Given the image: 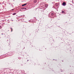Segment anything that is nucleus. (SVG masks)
Wrapping results in <instances>:
<instances>
[{"label": "nucleus", "mask_w": 74, "mask_h": 74, "mask_svg": "<svg viewBox=\"0 0 74 74\" xmlns=\"http://www.w3.org/2000/svg\"><path fill=\"white\" fill-rule=\"evenodd\" d=\"M19 45H20V44H19Z\"/></svg>", "instance_id": "nucleus-23"}, {"label": "nucleus", "mask_w": 74, "mask_h": 74, "mask_svg": "<svg viewBox=\"0 0 74 74\" xmlns=\"http://www.w3.org/2000/svg\"><path fill=\"white\" fill-rule=\"evenodd\" d=\"M2 27L1 26H0V29H2Z\"/></svg>", "instance_id": "nucleus-14"}, {"label": "nucleus", "mask_w": 74, "mask_h": 74, "mask_svg": "<svg viewBox=\"0 0 74 74\" xmlns=\"http://www.w3.org/2000/svg\"><path fill=\"white\" fill-rule=\"evenodd\" d=\"M4 34V35H5V34Z\"/></svg>", "instance_id": "nucleus-21"}, {"label": "nucleus", "mask_w": 74, "mask_h": 74, "mask_svg": "<svg viewBox=\"0 0 74 74\" xmlns=\"http://www.w3.org/2000/svg\"><path fill=\"white\" fill-rule=\"evenodd\" d=\"M62 5H66V2H64L62 3Z\"/></svg>", "instance_id": "nucleus-4"}, {"label": "nucleus", "mask_w": 74, "mask_h": 74, "mask_svg": "<svg viewBox=\"0 0 74 74\" xmlns=\"http://www.w3.org/2000/svg\"><path fill=\"white\" fill-rule=\"evenodd\" d=\"M53 15H54V14L52 12H51L49 14V16H50V18H52V16H53Z\"/></svg>", "instance_id": "nucleus-1"}, {"label": "nucleus", "mask_w": 74, "mask_h": 74, "mask_svg": "<svg viewBox=\"0 0 74 74\" xmlns=\"http://www.w3.org/2000/svg\"><path fill=\"white\" fill-rule=\"evenodd\" d=\"M8 70L9 71H11V69H8Z\"/></svg>", "instance_id": "nucleus-13"}, {"label": "nucleus", "mask_w": 74, "mask_h": 74, "mask_svg": "<svg viewBox=\"0 0 74 74\" xmlns=\"http://www.w3.org/2000/svg\"><path fill=\"white\" fill-rule=\"evenodd\" d=\"M18 59H21V57H18Z\"/></svg>", "instance_id": "nucleus-10"}, {"label": "nucleus", "mask_w": 74, "mask_h": 74, "mask_svg": "<svg viewBox=\"0 0 74 74\" xmlns=\"http://www.w3.org/2000/svg\"><path fill=\"white\" fill-rule=\"evenodd\" d=\"M21 10H26V8H21Z\"/></svg>", "instance_id": "nucleus-3"}, {"label": "nucleus", "mask_w": 74, "mask_h": 74, "mask_svg": "<svg viewBox=\"0 0 74 74\" xmlns=\"http://www.w3.org/2000/svg\"><path fill=\"white\" fill-rule=\"evenodd\" d=\"M27 4V3H25V4H23V5H22V6L23 7V6H25V5H26Z\"/></svg>", "instance_id": "nucleus-5"}, {"label": "nucleus", "mask_w": 74, "mask_h": 74, "mask_svg": "<svg viewBox=\"0 0 74 74\" xmlns=\"http://www.w3.org/2000/svg\"><path fill=\"white\" fill-rule=\"evenodd\" d=\"M7 41H8V40H7Z\"/></svg>", "instance_id": "nucleus-24"}, {"label": "nucleus", "mask_w": 74, "mask_h": 74, "mask_svg": "<svg viewBox=\"0 0 74 74\" xmlns=\"http://www.w3.org/2000/svg\"><path fill=\"white\" fill-rule=\"evenodd\" d=\"M70 74H71V73H70Z\"/></svg>", "instance_id": "nucleus-25"}, {"label": "nucleus", "mask_w": 74, "mask_h": 74, "mask_svg": "<svg viewBox=\"0 0 74 74\" xmlns=\"http://www.w3.org/2000/svg\"><path fill=\"white\" fill-rule=\"evenodd\" d=\"M27 61H29V60H27Z\"/></svg>", "instance_id": "nucleus-20"}, {"label": "nucleus", "mask_w": 74, "mask_h": 74, "mask_svg": "<svg viewBox=\"0 0 74 74\" xmlns=\"http://www.w3.org/2000/svg\"><path fill=\"white\" fill-rule=\"evenodd\" d=\"M59 5V4L58 3H56L55 4V5H56V7H58Z\"/></svg>", "instance_id": "nucleus-2"}, {"label": "nucleus", "mask_w": 74, "mask_h": 74, "mask_svg": "<svg viewBox=\"0 0 74 74\" xmlns=\"http://www.w3.org/2000/svg\"><path fill=\"white\" fill-rule=\"evenodd\" d=\"M34 3H37V0H35L34 1Z\"/></svg>", "instance_id": "nucleus-8"}, {"label": "nucleus", "mask_w": 74, "mask_h": 74, "mask_svg": "<svg viewBox=\"0 0 74 74\" xmlns=\"http://www.w3.org/2000/svg\"><path fill=\"white\" fill-rule=\"evenodd\" d=\"M16 15V13H14L13 14V15Z\"/></svg>", "instance_id": "nucleus-11"}, {"label": "nucleus", "mask_w": 74, "mask_h": 74, "mask_svg": "<svg viewBox=\"0 0 74 74\" xmlns=\"http://www.w3.org/2000/svg\"><path fill=\"white\" fill-rule=\"evenodd\" d=\"M62 62H63V60H62Z\"/></svg>", "instance_id": "nucleus-22"}, {"label": "nucleus", "mask_w": 74, "mask_h": 74, "mask_svg": "<svg viewBox=\"0 0 74 74\" xmlns=\"http://www.w3.org/2000/svg\"><path fill=\"white\" fill-rule=\"evenodd\" d=\"M12 55V53H10V56H11V55Z\"/></svg>", "instance_id": "nucleus-9"}, {"label": "nucleus", "mask_w": 74, "mask_h": 74, "mask_svg": "<svg viewBox=\"0 0 74 74\" xmlns=\"http://www.w3.org/2000/svg\"><path fill=\"white\" fill-rule=\"evenodd\" d=\"M62 14H65L64 11L62 10Z\"/></svg>", "instance_id": "nucleus-7"}, {"label": "nucleus", "mask_w": 74, "mask_h": 74, "mask_svg": "<svg viewBox=\"0 0 74 74\" xmlns=\"http://www.w3.org/2000/svg\"><path fill=\"white\" fill-rule=\"evenodd\" d=\"M14 10H15V9L14 8V9H12V10H11V11H14Z\"/></svg>", "instance_id": "nucleus-15"}, {"label": "nucleus", "mask_w": 74, "mask_h": 74, "mask_svg": "<svg viewBox=\"0 0 74 74\" xmlns=\"http://www.w3.org/2000/svg\"><path fill=\"white\" fill-rule=\"evenodd\" d=\"M10 29L11 30V32H12V28H10Z\"/></svg>", "instance_id": "nucleus-12"}, {"label": "nucleus", "mask_w": 74, "mask_h": 74, "mask_svg": "<svg viewBox=\"0 0 74 74\" xmlns=\"http://www.w3.org/2000/svg\"><path fill=\"white\" fill-rule=\"evenodd\" d=\"M48 5L47 4H46L45 5V7H48Z\"/></svg>", "instance_id": "nucleus-6"}, {"label": "nucleus", "mask_w": 74, "mask_h": 74, "mask_svg": "<svg viewBox=\"0 0 74 74\" xmlns=\"http://www.w3.org/2000/svg\"><path fill=\"white\" fill-rule=\"evenodd\" d=\"M53 8H55V7H54V6H53Z\"/></svg>", "instance_id": "nucleus-17"}, {"label": "nucleus", "mask_w": 74, "mask_h": 74, "mask_svg": "<svg viewBox=\"0 0 74 74\" xmlns=\"http://www.w3.org/2000/svg\"><path fill=\"white\" fill-rule=\"evenodd\" d=\"M2 35H3V33H2Z\"/></svg>", "instance_id": "nucleus-19"}, {"label": "nucleus", "mask_w": 74, "mask_h": 74, "mask_svg": "<svg viewBox=\"0 0 74 74\" xmlns=\"http://www.w3.org/2000/svg\"><path fill=\"white\" fill-rule=\"evenodd\" d=\"M10 73H11V74H12V72H11V73L10 72Z\"/></svg>", "instance_id": "nucleus-18"}, {"label": "nucleus", "mask_w": 74, "mask_h": 74, "mask_svg": "<svg viewBox=\"0 0 74 74\" xmlns=\"http://www.w3.org/2000/svg\"><path fill=\"white\" fill-rule=\"evenodd\" d=\"M14 74H17V73H14Z\"/></svg>", "instance_id": "nucleus-16"}]
</instances>
